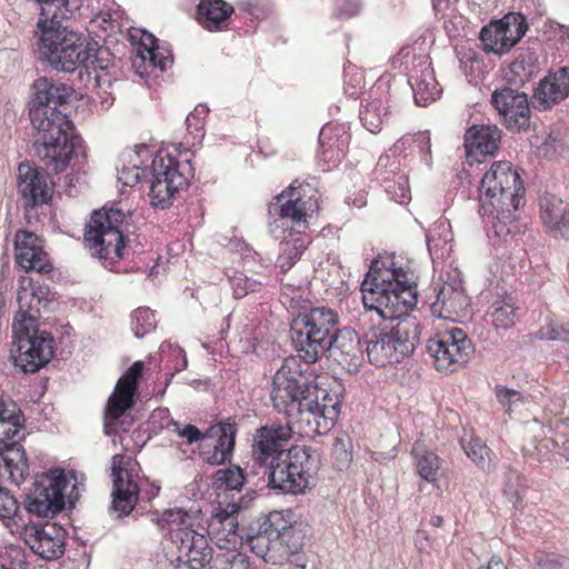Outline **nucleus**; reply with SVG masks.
<instances>
[{"label": "nucleus", "mask_w": 569, "mask_h": 569, "mask_svg": "<svg viewBox=\"0 0 569 569\" xmlns=\"http://www.w3.org/2000/svg\"><path fill=\"white\" fill-rule=\"evenodd\" d=\"M33 90L29 116L37 131L34 156L48 171L59 173L67 169L80 143L72 121L57 109L67 102L70 88L62 83L54 84L48 78H39Z\"/></svg>", "instance_id": "f257e3e1"}, {"label": "nucleus", "mask_w": 569, "mask_h": 569, "mask_svg": "<svg viewBox=\"0 0 569 569\" xmlns=\"http://www.w3.org/2000/svg\"><path fill=\"white\" fill-rule=\"evenodd\" d=\"M40 6L37 22L39 59L57 71L72 72L93 57L87 38L63 24L79 10L83 0H34Z\"/></svg>", "instance_id": "f03ea898"}, {"label": "nucleus", "mask_w": 569, "mask_h": 569, "mask_svg": "<svg viewBox=\"0 0 569 569\" xmlns=\"http://www.w3.org/2000/svg\"><path fill=\"white\" fill-rule=\"evenodd\" d=\"M387 267L375 259L361 283L362 302L367 310L375 311L385 320L409 316L408 310L416 305L415 282L401 268Z\"/></svg>", "instance_id": "7ed1b4c3"}, {"label": "nucleus", "mask_w": 569, "mask_h": 569, "mask_svg": "<svg viewBox=\"0 0 569 569\" xmlns=\"http://www.w3.org/2000/svg\"><path fill=\"white\" fill-rule=\"evenodd\" d=\"M18 303L19 311L12 325L14 341L11 357L16 367L26 373H34L52 359L54 340L48 331L38 329L40 297L23 290L18 295Z\"/></svg>", "instance_id": "20e7f679"}, {"label": "nucleus", "mask_w": 569, "mask_h": 569, "mask_svg": "<svg viewBox=\"0 0 569 569\" xmlns=\"http://www.w3.org/2000/svg\"><path fill=\"white\" fill-rule=\"evenodd\" d=\"M525 188L519 173L508 161L492 163L479 186V213L497 219L495 224H506L521 206Z\"/></svg>", "instance_id": "39448f33"}, {"label": "nucleus", "mask_w": 569, "mask_h": 569, "mask_svg": "<svg viewBox=\"0 0 569 569\" xmlns=\"http://www.w3.org/2000/svg\"><path fill=\"white\" fill-rule=\"evenodd\" d=\"M316 190L295 180L268 204L269 232L277 239L289 230L307 228L308 219L318 210Z\"/></svg>", "instance_id": "423d86ee"}, {"label": "nucleus", "mask_w": 569, "mask_h": 569, "mask_svg": "<svg viewBox=\"0 0 569 569\" xmlns=\"http://www.w3.org/2000/svg\"><path fill=\"white\" fill-rule=\"evenodd\" d=\"M337 325V315L327 307L312 308L298 315L290 329L298 356L306 363L317 362L330 349V333Z\"/></svg>", "instance_id": "0eeeda50"}, {"label": "nucleus", "mask_w": 569, "mask_h": 569, "mask_svg": "<svg viewBox=\"0 0 569 569\" xmlns=\"http://www.w3.org/2000/svg\"><path fill=\"white\" fill-rule=\"evenodd\" d=\"M389 331L373 332L367 339V355L371 363L383 367L400 362L411 355L420 341V323L416 317L400 316Z\"/></svg>", "instance_id": "6e6552de"}, {"label": "nucleus", "mask_w": 569, "mask_h": 569, "mask_svg": "<svg viewBox=\"0 0 569 569\" xmlns=\"http://www.w3.org/2000/svg\"><path fill=\"white\" fill-rule=\"evenodd\" d=\"M319 466L320 456L316 449L292 446L268 471V483L282 493H302L311 485Z\"/></svg>", "instance_id": "1a4fd4ad"}, {"label": "nucleus", "mask_w": 569, "mask_h": 569, "mask_svg": "<svg viewBox=\"0 0 569 569\" xmlns=\"http://www.w3.org/2000/svg\"><path fill=\"white\" fill-rule=\"evenodd\" d=\"M126 214L117 208L93 211L83 234L84 247L92 256L103 260L122 258L126 237L122 231Z\"/></svg>", "instance_id": "9d476101"}, {"label": "nucleus", "mask_w": 569, "mask_h": 569, "mask_svg": "<svg viewBox=\"0 0 569 569\" xmlns=\"http://www.w3.org/2000/svg\"><path fill=\"white\" fill-rule=\"evenodd\" d=\"M317 391L313 385L301 372L283 365L273 376L270 398L273 408L286 415L287 420L303 418L305 409L311 405V396Z\"/></svg>", "instance_id": "9b49d317"}, {"label": "nucleus", "mask_w": 569, "mask_h": 569, "mask_svg": "<svg viewBox=\"0 0 569 569\" xmlns=\"http://www.w3.org/2000/svg\"><path fill=\"white\" fill-rule=\"evenodd\" d=\"M293 527L283 518L282 512L273 511L250 526L244 536L246 543L256 556L266 562L277 563L289 555L288 537Z\"/></svg>", "instance_id": "f8f14e48"}, {"label": "nucleus", "mask_w": 569, "mask_h": 569, "mask_svg": "<svg viewBox=\"0 0 569 569\" xmlns=\"http://www.w3.org/2000/svg\"><path fill=\"white\" fill-rule=\"evenodd\" d=\"M152 179L150 182L151 204L157 208H168L176 193L188 184L193 176V167L189 159L178 161L169 154H157L152 161Z\"/></svg>", "instance_id": "ddd939ff"}, {"label": "nucleus", "mask_w": 569, "mask_h": 569, "mask_svg": "<svg viewBox=\"0 0 569 569\" xmlns=\"http://www.w3.org/2000/svg\"><path fill=\"white\" fill-rule=\"evenodd\" d=\"M68 480L62 470H52L42 475L24 500L26 510L41 518H53L66 505L64 491Z\"/></svg>", "instance_id": "4468645a"}, {"label": "nucleus", "mask_w": 569, "mask_h": 569, "mask_svg": "<svg viewBox=\"0 0 569 569\" xmlns=\"http://www.w3.org/2000/svg\"><path fill=\"white\" fill-rule=\"evenodd\" d=\"M24 420L0 423V458L3 470L11 483L20 486L30 473L29 460L20 440L23 433Z\"/></svg>", "instance_id": "2eb2a0df"}, {"label": "nucleus", "mask_w": 569, "mask_h": 569, "mask_svg": "<svg viewBox=\"0 0 569 569\" xmlns=\"http://www.w3.org/2000/svg\"><path fill=\"white\" fill-rule=\"evenodd\" d=\"M427 352L433 358L437 370L455 371L457 366L468 362L473 347L462 329L452 328L430 338Z\"/></svg>", "instance_id": "dca6fc26"}, {"label": "nucleus", "mask_w": 569, "mask_h": 569, "mask_svg": "<svg viewBox=\"0 0 569 569\" xmlns=\"http://www.w3.org/2000/svg\"><path fill=\"white\" fill-rule=\"evenodd\" d=\"M298 433V425L269 422L256 430L252 445V458L269 471L287 452L284 449L292 433Z\"/></svg>", "instance_id": "f3484780"}, {"label": "nucleus", "mask_w": 569, "mask_h": 569, "mask_svg": "<svg viewBox=\"0 0 569 569\" xmlns=\"http://www.w3.org/2000/svg\"><path fill=\"white\" fill-rule=\"evenodd\" d=\"M311 399V405L305 409L303 418L292 421L298 425L300 436L325 435L339 418L340 405L336 396L317 386V391Z\"/></svg>", "instance_id": "a211bd4d"}, {"label": "nucleus", "mask_w": 569, "mask_h": 569, "mask_svg": "<svg viewBox=\"0 0 569 569\" xmlns=\"http://www.w3.org/2000/svg\"><path fill=\"white\" fill-rule=\"evenodd\" d=\"M526 31V18L521 13H508L483 27L480 41L486 52L502 56L521 40Z\"/></svg>", "instance_id": "6ab92c4d"}, {"label": "nucleus", "mask_w": 569, "mask_h": 569, "mask_svg": "<svg viewBox=\"0 0 569 569\" xmlns=\"http://www.w3.org/2000/svg\"><path fill=\"white\" fill-rule=\"evenodd\" d=\"M20 535L32 552L46 560H56L64 553L66 531L52 522H33L21 525Z\"/></svg>", "instance_id": "aec40b11"}, {"label": "nucleus", "mask_w": 569, "mask_h": 569, "mask_svg": "<svg viewBox=\"0 0 569 569\" xmlns=\"http://www.w3.org/2000/svg\"><path fill=\"white\" fill-rule=\"evenodd\" d=\"M143 362L136 361L118 380L104 410V432L111 435V425L134 405V396L139 379L142 376Z\"/></svg>", "instance_id": "412c9836"}, {"label": "nucleus", "mask_w": 569, "mask_h": 569, "mask_svg": "<svg viewBox=\"0 0 569 569\" xmlns=\"http://www.w3.org/2000/svg\"><path fill=\"white\" fill-rule=\"evenodd\" d=\"M238 520L234 516L227 512L217 513L210 520L207 532L210 540L220 549L230 551L227 561L230 562V569H248L246 557L236 552L241 546L243 536L238 532Z\"/></svg>", "instance_id": "4be33fe9"}, {"label": "nucleus", "mask_w": 569, "mask_h": 569, "mask_svg": "<svg viewBox=\"0 0 569 569\" xmlns=\"http://www.w3.org/2000/svg\"><path fill=\"white\" fill-rule=\"evenodd\" d=\"M491 103L509 129L521 130L529 127L531 111L526 93L505 87L493 91Z\"/></svg>", "instance_id": "5701e85b"}, {"label": "nucleus", "mask_w": 569, "mask_h": 569, "mask_svg": "<svg viewBox=\"0 0 569 569\" xmlns=\"http://www.w3.org/2000/svg\"><path fill=\"white\" fill-rule=\"evenodd\" d=\"M14 259L17 264L27 272L48 273L52 270L42 240L28 230H18L14 236Z\"/></svg>", "instance_id": "b1692460"}, {"label": "nucleus", "mask_w": 569, "mask_h": 569, "mask_svg": "<svg viewBox=\"0 0 569 569\" xmlns=\"http://www.w3.org/2000/svg\"><path fill=\"white\" fill-rule=\"evenodd\" d=\"M18 192L27 211L48 203L52 198V188L48 183L47 174L29 163L19 164Z\"/></svg>", "instance_id": "393cba45"}, {"label": "nucleus", "mask_w": 569, "mask_h": 569, "mask_svg": "<svg viewBox=\"0 0 569 569\" xmlns=\"http://www.w3.org/2000/svg\"><path fill=\"white\" fill-rule=\"evenodd\" d=\"M329 357L337 361L343 369L351 372L358 368L362 360L360 339L357 332L348 327L333 328L330 333Z\"/></svg>", "instance_id": "a878e982"}, {"label": "nucleus", "mask_w": 569, "mask_h": 569, "mask_svg": "<svg viewBox=\"0 0 569 569\" xmlns=\"http://www.w3.org/2000/svg\"><path fill=\"white\" fill-rule=\"evenodd\" d=\"M121 456L112 458L113 490L111 508L118 512L119 517L128 516L138 502L139 487L132 480L127 469L117 463L121 462Z\"/></svg>", "instance_id": "bb28decb"}, {"label": "nucleus", "mask_w": 569, "mask_h": 569, "mask_svg": "<svg viewBox=\"0 0 569 569\" xmlns=\"http://www.w3.org/2000/svg\"><path fill=\"white\" fill-rule=\"evenodd\" d=\"M172 543L176 545L183 560L196 569H206L212 559V549L202 532L181 531L172 532Z\"/></svg>", "instance_id": "cd10ccee"}, {"label": "nucleus", "mask_w": 569, "mask_h": 569, "mask_svg": "<svg viewBox=\"0 0 569 569\" xmlns=\"http://www.w3.org/2000/svg\"><path fill=\"white\" fill-rule=\"evenodd\" d=\"M543 226L553 238L569 239V203L553 193L539 200Z\"/></svg>", "instance_id": "c85d7f7f"}, {"label": "nucleus", "mask_w": 569, "mask_h": 569, "mask_svg": "<svg viewBox=\"0 0 569 569\" xmlns=\"http://www.w3.org/2000/svg\"><path fill=\"white\" fill-rule=\"evenodd\" d=\"M569 94V68L563 67L550 72L540 80L533 92V103L541 110H548Z\"/></svg>", "instance_id": "c756f323"}, {"label": "nucleus", "mask_w": 569, "mask_h": 569, "mask_svg": "<svg viewBox=\"0 0 569 569\" xmlns=\"http://www.w3.org/2000/svg\"><path fill=\"white\" fill-rule=\"evenodd\" d=\"M236 426L229 422H222L212 429L213 437H207L201 449L203 460L212 466L224 463L232 453L234 448Z\"/></svg>", "instance_id": "7c9ffc66"}, {"label": "nucleus", "mask_w": 569, "mask_h": 569, "mask_svg": "<svg viewBox=\"0 0 569 569\" xmlns=\"http://www.w3.org/2000/svg\"><path fill=\"white\" fill-rule=\"evenodd\" d=\"M501 131L496 126H472L465 133L468 156H492L498 150Z\"/></svg>", "instance_id": "2f4dec72"}, {"label": "nucleus", "mask_w": 569, "mask_h": 569, "mask_svg": "<svg viewBox=\"0 0 569 569\" xmlns=\"http://www.w3.org/2000/svg\"><path fill=\"white\" fill-rule=\"evenodd\" d=\"M233 11V7L224 0H201L197 7V17L202 28L217 32L228 28Z\"/></svg>", "instance_id": "473e14b6"}, {"label": "nucleus", "mask_w": 569, "mask_h": 569, "mask_svg": "<svg viewBox=\"0 0 569 569\" xmlns=\"http://www.w3.org/2000/svg\"><path fill=\"white\" fill-rule=\"evenodd\" d=\"M468 306V298L461 289L446 283L440 286L436 300L431 306L432 312L439 313V317L448 318L458 315Z\"/></svg>", "instance_id": "72a5a7b5"}, {"label": "nucleus", "mask_w": 569, "mask_h": 569, "mask_svg": "<svg viewBox=\"0 0 569 569\" xmlns=\"http://www.w3.org/2000/svg\"><path fill=\"white\" fill-rule=\"evenodd\" d=\"M409 83L413 90V98L418 106H428L436 101L441 92L433 71L426 67L421 70L420 76H411Z\"/></svg>", "instance_id": "f704fd0d"}, {"label": "nucleus", "mask_w": 569, "mask_h": 569, "mask_svg": "<svg viewBox=\"0 0 569 569\" xmlns=\"http://www.w3.org/2000/svg\"><path fill=\"white\" fill-rule=\"evenodd\" d=\"M416 458V469L421 479L436 482L440 475L441 459L432 451H427L416 443L412 448Z\"/></svg>", "instance_id": "c9c22d12"}, {"label": "nucleus", "mask_w": 569, "mask_h": 569, "mask_svg": "<svg viewBox=\"0 0 569 569\" xmlns=\"http://www.w3.org/2000/svg\"><path fill=\"white\" fill-rule=\"evenodd\" d=\"M466 455L482 470H490L492 466V451L479 438L471 437L468 442L461 440Z\"/></svg>", "instance_id": "e433bc0d"}, {"label": "nucleus", "mask_w": 569, "mask_h": 569, "mask_svg": "<svg viewBox=\"0 0 569 569\" xmlns=\"http://www.w3.org/2000/svg\"><path fill=\"white\" fill-rule=\"evenodd\" d=\"M160 526L167 530L172 541V532L176 530L194 531L191 525V517L182 509L166 510L161 517Z\"/></svg>", "instance_id": "4c0bfd02"}, {"label": "nucleus", "mask_w": 569, "mask_h": 569, "mask_svg": "<svg viewBox=\"0 0 569 569\" xmlns=\"http://www.w3.org/2000/svg\"><path fill=\"white\" fill-rule=\"evenodd\" d=\"M426 238L428 250L431 254H437L439 251L443 254V249L452 239L449 230V223L447 221L436 222L428 230Z\"/></svg>", "instance_id": "58836bf2"}, {"label": "nucleus", "mask_w": 569, "mask_h": 569, "mask_svg": "<svg viewBox=\"0 0 569 569\" xmlns=\"http://www.w3.org/2000/svg\"><path fill=\"white\" fill-rule=\"evenodd\" d=\"M491 318L496 328H509L515 325L517 308L510 300H497L492 303Z\"/></svg>", "instance_id": "ea45409f"}, {"label": "nucleus", "mask_w": 569, "mask_h": 569, "mask_svg": "<svg viewBox=\"0 0 569 569\" xmlns=\"http://www.w3.org/2000/svg\"><path fill=\"white\" fill-rule=\"evenodd\" d=\"M306 250L305 241L300 238L280 243L278 264L282 270L290 269Z\"/></svg>", "instance_id": "a19ab883"}, {"label": "nucleus", "mask_w": 569, "mask_h": 569, "mask_svg": "<svg viewBox=\"0 0 569 569\" xmlns=\"http://www.w3.org/2000/svg\"><path fill=\"white\" fill-rule=\"evenodd\" d=\"M157 41L158 39L153 34L144 32L138 48V56L143 62L148 61L150 66L166 70L167 59L158 60Z\"/></svg>", "instance_id": "79ce46f5"}, {"label": "nucleus", "mask_w": 569, "mask_h": 569, "mask_svg": "<svg viewBox=\"0 0 569 569\" xmlns=\"http://www.w3.org/2000/svg\"><path fill=\"white\" fill-rule=\"evenodd\" d=\"M382 111H385V108L380 101H371L360 111V120L368 131L377 132L380 130L386 114Z\"/></svg>", "instance_id": "37998d69"}, {"label": "nucleus", "mask_w": 569, "mask_h": 569, "mask_svg": "<svg viewBox=\"0 0 569 569\" xmlns=\"http://www.w3.org/2000/svg\"><path fill=\"white\" fill-rule=\"evenodd\" d=\"M131 326L134 336L142 338L156 327V317L149 308H138L132 315Z\"/></svg>", "instance_id": "c03bdc74"}, {"label": "nucleus", "mask_w": 569, "mask_h": 569, "mask_svg": "<svg viewBox=\"0 0 569 569\" xmlns=\"http://www.w3.org/2000/svg\"><path fill=\"white\" fill-rule=\"evenodd\" d=\"M214 481L227 490L239 491L244 483V477L242 470L238 467L226 468L216 471Z\"/></svg>", "instance_id": "a18cd8bd"}, {"label": "nucleus", "mask_w": 569, "mask_h": 569, "mask_svg": "<svg viewBox=\"0 0 569 569\" xmlns=\"http://www.w3.org/2000/svg\"><path fill=\"white\" fill-rule=\"evenodd\" d=\"M532 64L523 56L517 57L509 66L508 80L513 84H523L531 78Z\"/></svg>", "instance_id": "49530a36"}, {"label": "nucleus", "mask_w": 569, "mask_h": 569, "mask_svg": "<svg viewBox=\"0 0 569 569\" xmlns=\"http://www.w3.org/2000/svg\"><path fill=\"white\" fill-rule=\"evenodd\" d=\"M537 338L540 340L548 341H559L563 343L569 342V328L558 325L555 322H549L542 326L536 333Z\"/></svg>", "instance_id": "de8ad7c7"}, {"label": "nucleus", "mask_w": 569, "mask_h": 569, "mask_svg": "<svg viewBox=\"0 0 569 569\" xmlns=\"http://www.w3.org/2000/svg\"><path fill=\"white\" fill-rule=\"evenodd\" d=\"M496 397L507 412H511L523 402V396L519 391L503 386L496 387Z\"/></svg>", "instance_id": "09e8293b"}, {"label": "nucleus", "mask_w": 569, "mask_h": 569, "mask_svg": "<svg viewBox=\"0 0 569 569\" xmlns=\"http://www.w3.org/2000/svg\"><path fill=\"white\" fill-rule=\"evenodd\" d=\"M332 456L335 459V466L339 470L348 468L352 459V456L342 439H336L332 446Z\"/></svg>", "instance_id": "8fccbe9b"}, {"label": "nucleus", "mask_w": 569, "mask_h": 569, "mask_svg": "<svg viewBox=\"0 0 569 569\" xmlns=\"http://www.w3.org/2000/svg\"><path fill=\"white\" fill-rule=\"evenodd\" d=\"M169 425L173 427V432L186 438L189 443L197 442L204 438L202 432L193 425H186L181 427L179 422L173 421L172 419H170Z\"/></svg>", "instance_id": "3c124183"}, {"label": "nucleus", "mask_w": 569, "mask_h": 569, "mask_svg": "<svg viewBox=\"0 0 569 569\" xmlns=\"http://www.w3.org/2000/svg\"><path fill=\"white\" fill-rule=\"evenodd\" d=\"M360 7L361 4L358 0H343L337 4L335 14L345 19L352 18L359 13Z\"/></svg>", "instance_id": "603ef678"}, {"label": "nucleus", "mask_w": 569, "mask_h": 569, "mask_svg": "<svg viewBox=\"0 0 569 569\" xmlns=\"http://www.w3.org/2000/svg\"><path fill=\"white\" fill-rule=\"evenodd\" d=\"M140 169L137 166L123 167L118 171V180L124 186H134L139 181Z\"/></svg>", "instance_id": "864d4df0"}, {"label": "nucleus", "mask_w": 569, "mask_h": 569, "mask_svg": "<svg viewBox=\"0 0 569 569\" xmlns=\"http://www.w3.org/2000/svg\"><path fill=\"white\" fill-rule=\"evenodd\" d=\"M17 420H24V416L20 409L17 408L14 403H12V408L4 407L0 405V423L1 422H12Z\"/></svg>", "instance_id": "5fc2aeb1"}, {"label": "nucleus", "mask_w": 569, "mask_h": 569, "mask_svg": "<svg viewBox=\"0 0 569 569\" xmlns=\"http://www.w3.org/2000/svg\"><path fill=\"white\" fill-rule=\"evenodd\" d=\"M288 561V569H317L316 565L301 553H291Z\"/></svg>", "instance_id": "6e6d98bb"}, {"label": "nucleus", "mask_w": 569, "mask_h": 569, "mask_svg": "<svg viewBox=\"0 0 569 569\" xmlns=\"http://www.w3.org/2000/svg\"><path fill=\"white\" fill-rule=\"evenodd\" d=\"M413 142L418 146V148L420 149V151L422 153L430 156L431 143H430V136L428 132L417 133L413 138Z\"/></svg>", "instance_id": "4d7b16f0"}, {"label": "nucleus", "mask_w": 569, "mask_h": 569, "mask_svg": "<svg viewBox=\"0 0 569 569\" xmlns=\"http://www.w3.org/2000/svg\"><path fill=\"white\" fill-rule=\"evenodd\" d=\"M231 288L233 290V296L236 299H240L246 296V290L243 289V284L246 282V276L242 273L234 276L231 280Z\"/></svg>", "instance_id": "13d9d810"}, {"label": "nucleus", "mask_w": 569, "mask_h": 569, "mask_svg": "<svg viewBox=\"0 0 569 569\" xmlns=\"http://www.w3.org/2000/svg\"><path fill=\"white\" fill-rule=\"evenodd\" d=\"M207 112H208V109L204 106L196 107L194 110L192 112H190L186 118L187 129L190 130L192 127V121L196 119H199V117H201V116L202 117L206 116Z\"/></svg>", "instance_id": "bf43d9fd"}, {"label": "nucleus", "mask_w": 569, "mask_h": 569, "mask_svg": "<svg viewBox=\"0 0 569 569\" xmlns=\"http://www.w3.org/2000/svg\"><path fill=\"white\" fill-rule=\"evenodd\" d=\"M521 482V476L517 471L510 469L507 475V487L509 488V490H512L513 488L520 486Z\"/></svg>", "instance_id": "052dcab7"}, {"label": "nucleus", "mask_w": 569, "mask_h": 569, "mask_svg": "<svg viewBox=\"0 0 569 569\" xmlns=\"http://www.w3.org/2000/svg\"><path fill=\"white\" fill-rule=\"evenodd\" d=\"M479 569H507V566L501 557L493 555L489 562L486 566H481Z\"/></svg>", "instance_id": "680f3d73"}, {"label": "nucleus", "mask_w": 569, "mask_h": 569, "mask_svg": "<svg viewBox=\"0 0 569 569\" xmlns=\"http://www.w3.org/2000/svg\"><path fill=\"white\" fill-rule=\"evenodd\" d=\"M258 287H259V283L257 281L251 280V279L246 277V282L243 284V289L246 290V295L248 292L257 291Z\"/></svg>", "instance_id": "e2e57ef3"}, {"label": "nucleus", "mask_w": 569, "mask_h": 569, "mask_svg": "<svg viewBox=\"0 0 569 569\" xmlns=\"http://www.w3.org/2000/svg\"><path fill=\"white\" fill-rule=\"evenodd\" d=\"M443 522V519L441 516H432L430 519V523L433 527H440Z\"/></svg>", "instance_id": "0e129e2a"}, {"label": "nucleus", "mask_w": 569, "mask_h": 569, "mask_svg": "<svg viewBox=\"0 0 569 569\" xmlns=\"http://www.w3.org/2000/svg\"><path fill=\"white\" fill-rule=\"evenodd\" d=\"M164 416H169V411L167 409H158V410H154L153 413H152V417L156 418V417H164Z\"/></svg>", "instance_id": "69168bd1"}, {"label": "nucleus", "mask_w": 569, "mask_h": 569, "mask_svg": "<svg viewBox=\"0 0 569 569\" xmlns=\"http://www.w3.org/2000/svg\"><path fill=\"white\" fill-rule=\"evenodd\" d=\"M160 488L159 487H156L151 490V493H153V496H156L158 492H159Z\"/></svg>", "instance_id": "338daca9"}, {"label": "nucleus", "mask_w": 569, "mask_h": 569, "mask_svg": "<svg viewBox=\"0 0 569 569\" xmlns=\"http://www.w3.org/2000/svg\"><path fill=\"white\" fill-rule=\"evenodd\" d=\"M198 124H199L198 122H197V123H194V129H196L197 131L201 130V126H198Z\"/></svg>", "instance_id": "774afa93"}]
</instances>
